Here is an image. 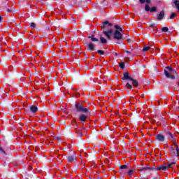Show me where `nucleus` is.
<instances>
[{"mask_svg":"<svg viewBox=\"0 0 179 179\" xmlns=\"http://www.w3.org/2000/svg\"><path fill=\"white\" fill-rule=\"evenodd\" d=\"M75 109L77 113H82L83 114H87L90 111V108L89 106H84L82 103H76L75 104Z\"/></svg>","mask_w":179,"mask_h":179,"instance_id":"nucleus-1","label":"nucleus"},{"mask_svg":"<svg viewBox=\"0 0 179 179\" xmlns=\"http://www.w3.org/2000/svg\"><path fill=\"white\" fill-rule=\"evenodd\" d=\"M177 164V162H173L169 163L168 164H164V165H159L158 167H157V171H166V170H169V169H173V166H176Z\"/></svg>","mask_w":179,"mask_h":179,"instance_id":"nucleus-2","label":"nucleus"},{"mask_svg":"<svg viewBox=\"0 0 179 179\" xmlns=\"http://www.w3.org/2000/svg\"><path fill=\"white\" fill-rule=\"evenodd\" d=\"M164 134L166 136L168 141H171L173 145H177V141H176V135L173 134L170 130H164Z\"/></svg>","mask_w":179,"mask_h":179,"instance_id":"nucleus-3","label":"nucleus"},{"mask_svg":"<svg viewBox=\"0 0 179 179\" xmlns=\"http://www.w3.org/2000/svg\"><path fill=\"white\" fill-rule=\"evenodd\" d=\"M164 72L166 78H167L168 79H171L172 80H174L176 79L175 75H176V76L179 78L177 71H176V72L170 71L169 73V71H167V70H164Z\"/></svg>","mask_w":179,"mask_h":179,"instance_id":"nucleus-4","label":"nucleus"},{"mask_svg":"<svg viewBox=\"0 0 179 179\" xmlns=\"http://www.w3.org/2000/svg\"><path fill=\"white\" fill-rule=\"evenodd\" d=\"M113 38L115 40H118L119 41H121L124 40V36L120 31L115 30V31L113 33Z\"/></svg>","mask_w":179,"mask_h":179,"instance_id":"nucleus-5","label":"nucleus"},{"mask_svg":"<svg viewBox=\"0 0 179 179\" xmlns=\"http://www.w3.org/2000/svg\"><path fill=\"white\" fill-rule=\"evenodd\" d=\"M113 24L110 23V22L108 21H105L103 22H102L101 27L102 29V30H106L107 29V27H112Z\"/></svg>","mask_w":179,"mask_h":179,"instance_id":"nucleus-6","label":"nucleus"},{"mask_svg":"<svg viewBox=\"0 0 179 179\" xmlns=\"http://www.w3.org/2000/svg\"><path fill=\"white\" fill-rule=\"evenodd\" d=\"M104 36H106L108 40H111V36H113V29H110L103 31Z\"/></svg>","mask_w":179,"mask_h":179,"instance_id":"nucleus-7","label":"nucleus"},{"mask_svg":"<svg viewBox=\"0 0 179 179\" xmlns=\"http://www.w3.org/2000/svg\"><path fill=\"white\" fill-rule=\"evenodd\" d=\"M87 50L88 51H90L91 52L93 51H96V46L94 45V43H90L87 44Z\"/></svg>","mask_w":179,"mask_h":179,"instance_id":"nucleus-8","label":"nucleus"},{"mask_svg":"<svg viewBox=\"0 0 179 179\" xmlns=\"http://www.w3.org/2000/svg\"><path fill=\"white\" fill-rule=\"evenodd\" d=\"M122 80H132V77L129 76V72H124L123 73Z\"/></svg>","mask_w":179,"mask_h":179,"instance_id":"nucleus-9","label":"nucleus"},{"mask_svg":"<svg viewBox=\"0 0 179 179\" xmlns=\"http://www.w3.org/2000/svg\"><path fill=\"white\" fill-rule=\"evenodd\" d=\"M165 15L166 13L164 10H162L157 17V20H163V19H164Z\"/></svg>","mask_w":179,"mask_h":179,"instance_id":"nucleus-10","label":"nucleus"},{"mask_svg":"<svg viewBox=\"0 0 179 179\" xmlns=\"http://www.w3.org/2000/svg\"><path fill=\"white\" fill-rule=\"evenodd\" d=\"M155 139L158 141V142H164L165 137L164 135L159 134L156 135Z\"/></svg>","mask_w":179,"mask_h":179,"instance_id":"nucleus-11","label":"nucleus"},{"mask_svg":"<svg viewBox=\"0 0 179 179\" xmlns=\"http://www.w3.org/2000/svg\"><path fill=\"white\" fill-rule=\"evenodd\" d=\"M78 118L80 121H81V122H86V120H87V118H89V117L85 114H83L78 116Z\"/></svg>","mask_w":179,"mask_h":179,"instance_id":"nucleus-12","label":"nucleus"},{"mask_svg":"<svg viewBox=\"0 0 179 179\" xmlns=\"http://www.w3.org/2000/svg\"><path fill=\"white\" fill-rule=\"evenodd\" d=\"M174 145L176 146V149H174V148H173L172 145L171 146V150H173V152L174 155H176V156L179 157L178 145H177V143H176V144H174Z\"/></svg>","mask_w":179,"mask_h":179,"instance_id":"nucleus-13","label":"nucleus"},{"mask_svg":"<svg viewBox=\"0 0 179 179\" xmlns=\"http://www.w3.org/2000/svg\"><path fill=\"white\" fill-rule=\"evenodd\" d=\"M87 38H90L93 43H99V38L94 37V34L87 36Z\"/></svg>","mask_w":179,"mask_h":179,"instance_id":"nucleus-14","label":"nucleus"},{"mask_svg":"<svg viewBox=\"0 0 179 179\" xmlns=\"http://www.w3.org/2000/svg\"><path fill=\"white\" fill-rule=\"evenodd\" d=\"M38 108H37V106H34V105H31L30 106V111L31 113H37Z\"/></svg>","mask_w":179,"mask_h":179,"instance_id":"nucleus-15","label":"nucleus"},{"mask_svg":"<svg viewBox=\"0 0 179 179\" xmlns=\"http://www.w3.org/2000/svg\"><path fill=\"white\" fill-rule=\"evenodd\" d=\"M130 81L132 82V85L134 86V87H138V86H139V83L138 80L132 78V80H130Z\"/></svg>","mask_w":179,"mask_h":179,"instance_id":"nucleus-16","label":"nucleus"},{"mask_svg":"<svg viewBox=\"0 0 179 179\" xmlns=\"http://www.w3.org/2000/svg\"><path fill=\"white\" fill-rule=\"evenodd\" d=\"M100 41L101 43V44H107V39H106V38L101 36L100 37Z\"/></svg>","mask_w":179,"mask_h":179,"instance_id":"nucleus-17","label":"nucleus"},{"mask_svg":"<svg viewBox=\"0 0 179 179\" xmlns=\"http://www.w3.org/2000/svg\"><path fill=\"white\" fill-rule=\"evenodd\" d=\"M74 160H75V157H73V156L67 157V161L69 163H71V162H73Z\"/></svg>","mask_w":179,"mask_h":179,"instance_id":"nucleus-18","label":"nucleus"},{"mask_svg":"<svg viewBox=\"0 0 179 179\" xmlns=\"http://www.w3.org/2000/svg\"><path fill=\"white\" fill-rule=\"evenodd\" d=\"M166 69H168V72H176V69H173V68H171V66H166Z\"/></svg>","mask_w":179,"mask_h":179,"instance_id":"nucleus-19","label":"nucleus"},{"mask_svg":"<svg viewBox=\"0 0 179 179\" xmlns=\"http://www.w3.org/2000/svg\"><path fill=\"white\" fill-rule=\"evenodd\" d=\"M162 31H163V33H167V31H169V27H163L161 29Z\"/></svg>","mask_w":179,"mask_h":179,"instance_id":"nucleus-20","label":"nucleus"},{"mask_svg":"<svg viewBox=\"0 0 179 179\" xmlns=\"http://www.w3.org/2000/svg\"><path fill=\"white\" fill-rule=\"evenodd\" d=\"M128 169V166L127 165H120V170H126Z\"/></svg>","mask_w":179,"mask_h":179,"instance_id":"nucleus-21","label":"nucleus"},{"mask_svg":"<svg viewBox=\"0 0 179 179\" xmlns=\"http://www.w3.org/2000/svg\"><path fill=\"white\" fill-rule=\"evenodd\" d=\"M150 49V46L144 47L143 48V52H146L147 51H149Z\"/></svg>","mask_w":179,"mask_h":179,"instance_id":"nucleus-22","label":"nucleus"},{"mask_svg":"<svg viewBox=\"0 0 179 179\" xmlns=\"http://www.w3.org/2000/svg\"><path fill=\"white\" fill-rule=\"evenodd\" d=\"M145 12H150V7L149 6V5H148V4L145 5Z\"/></svg>","mask_w":179,"mask_h":179,"instance_id":"nucleus-23","label":"nucleus"},{"mask_svg":"<svg viewBox=\"0 0 179 179\" xmlns=\"http://www.w3.org/2000/svg\"><path fill=\"white\" fill-rule=\"evenodd\" d=\"M140 3H145L146 2L147 3H150V0H139Z\"/></svg>","mask_w":179,"mask_h":179,"instance_id":"nucleus-24","label":"nucleus"},{"mask_svg":"<svg viewBox=\"0 0 179 179\" xmlns=\"http://www.w3.org/2000/svg\"><path fill=\"white\" fill-rule=\"evenodd\" d=\"M119 66H120V68H121V69H124L125 68V63H124V62L120 63Z\"/></svg>","mask_w":179,"mask_h":179,"instance_id":"nucleus-25","label":"nucleus"},{"mask_svg":"<svg viewBox=\"0 0 179 179\" xmlns=\"http://www.w3.org/2000/svg\"><path fill=\"white\" fill-rule=\"evenodd\" d=\"M29 26H30V27H31V29H36V23H34V22H31V23L29 24Z\"/></svg>","mask_w":179,"mask_h":179,"instance_id":"nucleus-26","label":"nucleus"},{"mask_svg":"<svg viewBox=\"0 0 179 179\" xmlns=\"http://www.w3.org/2000/svg\"><path fill=\"white\" fill-rule=\"evenodd\" d=\"M97 52L99 55H104V54H106V52L103 50H98Z\"/></svg>","mask_w":179,"mask_h":179,"instance_id":"nucleus-27","label":"nucleus"},{"mask_svg":"<svg viewBox=\"0 0 179 179\" xmlns=\"http://www.w3.org/2000/svg\"><path fill=\"white\" fill-rule=\"evenodd\" d=\"M134 173H135V170H129L128 171V176H129L130 177H132V174H134Z\"/></svg>","mask_w":179,"mask_h":179,"instance_id":"nucleus-28","label":"nucleus"},{"mask_svg":"<svg viewBox=\"0 0 179 179\" xmlns=\"http://www.w3.org/2000/svg\"><path fill=\"white\" fill-rule=\"evenodd\" d=\"M125 87H127V89L132 90V85L129 83H127L126 84Z\"/></svg>","mask_w":179,"mask_h":179,"instance_id":"nucleus-29","label":"nucleus"},{"mask_svg":"<svg viewBox=\"0 0 179 179\" xmlns=\"http://www.w3.org/2000/svg\"><path fill=\"white\" fill-rule=\"evenodd\" d=\"M148 170H150L151 171H157V168L156 167H148Z\"/></svg>","mask_w":179,"mask_h":179,"instance_id":"nucleus-30","label":"nucleus"},{"mask_svg":"<svg viewBox=\"0 0 179 179\" xmlns=\"http://www.w3.org/2000/svg\"><path fill=\"white\" fill-rule=\"evenodd\" d=\"M157 9V8L156 7H152L151 8H150V12L151 13L156 12Z\"/></svg>","mask_w":179,"mask_h":179,"instance_id":"nucleus-31","label":"nucleus"},{"mask_svg":"<svg viewBox=\"0 0 179 179\" xmlns=\"http://www.w3.org/2000/svg\"><path fill=\"white\" fill-rule=\"evenodd\" d=\"M176 13H172L170 15V19H174V17H176Z\"/></svg>","mask_w":179,"mask_h":179,"instance_id":"nucleus-32","label":"nucleus"},{"mask_svg":"<svg viewBox=\"0 0 179 179\" xmlns=\"http://www.w3.org/2000/svg\"><path fill=\"white\" fill-rule=\"evenodd\" d=\"M0 153H3V155H6V152L2 148L0 147Z\"/></svg>","mask_w":179,"mask_h":179,"instance_id":"nucleus-33","label":"nucleus"},{"mask_svg":"<svg viewBox=\"0 0 179 179\" xmlns=\"http://www.w3.org/2000/svg\"><path fill=\"white\" fill-rule=\"evenodd\" d=\"M141 170L143 171H146V170H149V167L145 166V167H143V169H141Z\"/></svg>","mask_w":179,"mask_h":179,"instance_id":"nucleus-34","label":"nucleus"},{"mask_svg":"<svg viewBox=\"0 0 179 179\" xmlns=\"http://www.w3.org/2000/svg\"><path fill=\"white\" fill-rule=\"evenodd\" d=\"M121 27H120V25H115V29H116V30H120V29Z\"/></svg>","mask_w":179,"mask_h":179,"instance_id":"nucleus-35","label":"nucleus"},{"mask_svg":"<svg viewBox=\"0 0 179 179\" xmlns=\"http://www.w3.org/2000/svg\"><path fill=\"white\" fill-rule=\"evenodd\" d=\"M155 26H156V24L155 23H152L149 25V27H155Z\"/></svg>","mask_w":179,"mask_h":179,"instance_id":"nucleus-36","label":"nucleus"},{"mask_svg":"<svg viewBox=\"0 0 179 179\" xmlns=\"http://www.w3.org/2000/svg\"><path fill=\"white\" fill-rule=\"evenodd\" d=\"M77 134H78V135H80V136L83 135V133H82L81 131H78Z\"/></svg>","mask_w":179,"mask_h":179,"instance_id":"nucleus-37","label":"nucleus"},{"mask_svg":"<svg viewBox=\"0 0 179 179\" xmlns=\"http://www.w3.org/2000/svg\"><path fill=\"white\" fill-rule=\"evenodd\" d=\"M125 52H127V54H131V51L129 50H125Z\"/></svg>","mask_w":179,"mask_h":179,"instance_id":"nucleus-38","label":"nucleus"},{"mask_svg":"<svg viewBox=\"0 0 179 179\" xmlns=\"http://www.w3.org/2000/svg\"><path fill=\"white\" fill-rule=\"evenodd\" d=\"M156 51H158V52H160V49L159 48H155Z\"/></svg>","mask_w":179,"mask_h":179,"instance_id":"nucleus-39","label":"nucleus"},{"mask_svg":"<svg viewBox=\"0 0 179 179\" xmlns=\"http://www.w3.org/2000/svg\"><path fill=\"white\" fill-rule=\"evenodd\" d=\"M7 12L10 13V12H12V10H10V9H7Z\"/></svg>","mask_w":179,"mask_h":179,"instance_id":"nucleus-40","label":"nucleus"},{"mask_svg":"<svg viewBox=\"0 0 179 179\" xmlns=\"http://www.w3.org/2000/svg\"><path fill=\"white\" fill-rule=\"evenodd\" d=\"M120 31V32L121 33V31H122V28L120 27V28L119 29V31Z\"/></svg>","mask_w":179,"mask_h":179,"instance_id":"nucleus-41","label":"nucleus"},{"mask_svg":"<svg viewBox=\"0 0 179 179\" xmlns=\"http://www.w3.org/2000/svg\"><path fill=\"white\" fill-rule=\"evenodd\" d=\"M116 44H122V41L119 42V43H116Z\"/></svg>","mask_w":179,"mask_h":179,"instance_id":"nucleus-42","label":"nucleus"},{"mask_svg":"<svg viewBox=\"0 0 179 179\" xmlns=\"http://www.w3.org/2000/svg\"><path fill=\"white\" fill-rule=\"evenodd\" d=\"M2 21V16L0 15V22Z\"/></svg>","mask_w":179,"mask_h":179,"instance_id":"nucleus-43","label":"nucleus"},{"mask_svg":"<svg viewBox=\"0 0 179 179\" xmlns=\"http://www.w3.org/2000/svg\"><path fill=\"white\" fill-rule=\"evenodd\" d=\"M127 41L129 43L130 41H132L131 39H128Z\"/></svg>","mask_w":179,"mask_h":179,"instance_id":"nucleus-44","label":"nucleus"},{"mask_svg":"<svg viewBox=\"0 0 179 179\" xmlns=\"http://www.w3.org/2000/svg\"><path fill=\"white\" fill-rule=\"evenodd\" d=\"M115 55H116V56H117V55H118V53H117V52H115Z\"/></svg>","mask_w":179,"mask_h":179,"instance_id":"nucleus-45","label":"nucleus"},{"mask_svg":"<svg viewBox=\"0 0 179 179\" xmlns=\"http://www.w3.org/2000/svg\"><path fill=\"white\" fill-rule=\"evenodd\" d=\"M159 54H163V51H160Z\"/></svg>","mask_w":179,"mask_h":179,"instance_id":"nucleus-46","label":"nucleus"},{"mask_svg":"<svg viewBox=\"0 0 179 179\" xmlns=\"http://www.w3.org/2000/svg\"><path fill=\"white\" fill-rule=\"evenodd\" d=\"M92 59H94V57H92Z\"/></svg>","mask_w":179,"mask_h":179,"instance_id":"nucleus-47","label":"nucleus"},{"mask_svg":"<svg viewBox=\"0 0 179 179\" xmlns=\"http://www.w3.org/2000/svg\"><path fill=\"white\" fill-rule=\"evenodd\" d=\"M57 139H59V137H57Z\"/></svg>","mask_w":179,"mask_h":179,"instance_id":"nucleus-48","label":"nucleus"},{"mask_svg":"<svg viewBox=\"0 0 179 179\" xmlns=\"http://www.w3.org/2000/svg\"><path fill=\"white\" fill-rule=\"evenodd\" d=\"M134 48V46H131V48Z\"/></svg>","mask_w":179,"mask_h":179,"instance_id":"nucleus-49","label":"nucleus"},{"mask_svg":"<svg viewBox=\"0 0 179 179\" xmlns=\"http://www.w3.org/2000/svg\"><path fill=\"white\" fill-rule=\"evenodd\" d=\"M134 48V46H131V48Z\"/></svg>","mask_w":179,"mask_h":179,"instance_id":"nucleus-50","label":"nucleus"},{"mask_svg":"<svg viewBox=\"0 0 179 179\" xmlns=\"http://www.w3.org/2000/svg\"><path fill=\"white\" fill-rule=\"evenodd\" d=\"M120 173H122L121 171H120Z\"/></svg>","mask_w":179,"mask_h":179,"instance_id":"nucleus-51","label":"nucleus"},{"mask_svg":"<svg viewBox=\"0 0 179 179\" xmlns=\"http://www.w3.org/2000/svg\"><path fill=\"white\" fill-rule=\"evenodd\" d=\"M178 109L179 110V106L178 107Z\"/></svg>","mask_w":179,"mask_h":179,"instance_id":"nucleus-52","label":"nucleus"},{"mask_svg":"<svg viewBox=\"0 0 179 179\" xmlns=\"http://www.w3.org/2000/svg\"><path fill=\"white\" fill-rule=\"evenodd\" d=\"M104 1H106V0H103V2H104Z\"/></svg>","mask_w":179,"mask_h":179,"instance_id":"nucleus-53","label":"nucleus"}]
</instances>
